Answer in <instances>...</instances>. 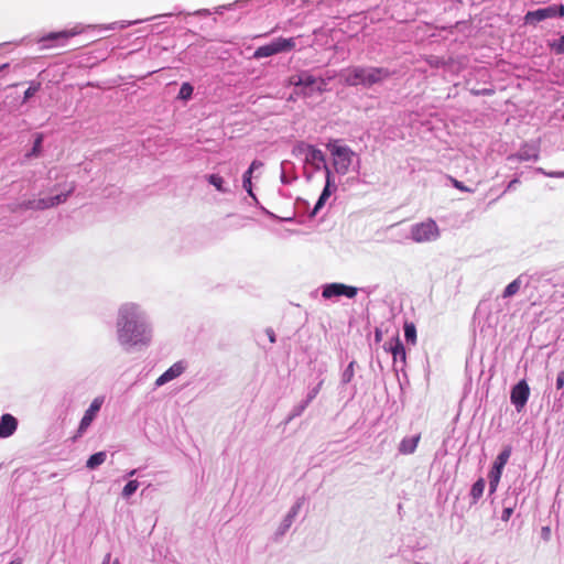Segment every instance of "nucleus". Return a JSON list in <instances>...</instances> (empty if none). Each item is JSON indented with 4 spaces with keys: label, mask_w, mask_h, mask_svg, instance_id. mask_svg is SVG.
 Masks as SVG:
<instances>
[{
    "label": "nucleus",
    "mask_w": 564,
    "mask_h": 564,
    "mask_svg": "<svg viewBox=\"0 0 564 564\" xmlns=\"http://www.w3.org/2000/svg\"><path fill=\"white\" fill-rule=\"evenodd\" d=\"M118 344L127 351L150 346L153 327L145 310L133 302L119 306L116 317Z\"/></svg>",
    "instance_id": "1"
},
{
    "label": "nucleus",
    "mask_w": 564,
    "mask_h": 564,
    "mask_svg": "<svg viewBox=\"0 0 564 564\" xmlns=\"http://www.w3.org/2000/svg\"><path fill=\"white\" fill-rule=\"evenodd\" d=\"M393 75L387 67L376 66H350L344 70V83L347 86L370 88L373 85L382 84Z\"/></svg>",
    "instance_id": "2"
},
{
    "label": "nucleus",
    "mask_w": 564,
    "mask_h": 564,
    "mask_svg": "<svg viewBox=\"0 0 564 564\" xmlns=\"http://www.w3.org/2000/svg\"><path fill=\"white\" fill-rule=\"evenodd\" d=\"M326 149L332 155V165L336 174L344 176L349 172L356 153L348 147L340 144L339 140H329Z\"/></svg>",
    "instance_id": "3"
},
{
    "label": "nucleus",
    "mask_w": 564,
    "mask_h": 564,
    "mask_svg": "<svg viewBox=\"0 0 564 564\" xmlns=\"http://www.w3.org/2000/svg\"><path fill=\"white\" fill-rule=\"evenodd\" d=\"M76 189V184L74 182L65 183L63 185V191L54 196L39 198V199H29L23 203L24 208L26 209H35V210H44L47 208L55 207L59 204H63L67 200V198L74 193Z\"/></svg>",
    "instance_id": "4"
},
{
    "label": "nucleus",
    "mask_w": 564,
    "mask_h": 564,
    "mask_svg": "<svg viewBox=\"0 0 564 564\" xmlns=\"http://www.w3.org/2000/svg\"><path fill=\"white\" fill-rule=\"evenodd\" d=\"M295 39L294 37H276L273 39L270 43L261 45L256 48L253 53V57L257 59L269 57L276 55L279 53L290 52L295 47Z\"/></svg>",
    "instance_id": "5"
},
{
    "label": "nucleus",
    "mask_w": 564,
    "mask_h": 564,
    "mask_svg": "<svg viewBox=\"0 0 564 564\" xmlns=\"http://www.w3.org/2000/svg\"><path fill=\"white\" fill-rule=\"evenodd\" d=\"M84 29L80 25L74 26L72 30H63L57 32H50L37 40L41 48H51L62 46L69 37L80 34Z\"/></svg>",
    "instance_id": "6"
},
{
    "label": "nucleus",
    "mask_w": 564,
    "mask_h": 564,
    "mask_svg": "<svg viewBox=\"0 0 564 564\" xmlns=\"http://www.w3.org/2000/svg\"><path fill=\"white\" fill-rule=\"evenodd\" d=\"M440 232L438 227L434 220H427L414 224L410 229V238L414 242H427L437 239Z\"/></svg>",
    "instance_id": "7"
},
{
    "label": "nucleus",
    "mask_w": 564,
    "mask_h": 564,
    "mask_svg": "<svg viewBox=\"0 0 564 564\" xmlns=\"http://www.w3.org/2000/svg\"><path fill=\"white\" fill-rule=\"evenodd\" d=\"M564 17V4H553L527 12L524 21L527 24L535 25L536 23L550 18Z\"/></svg>",
    "instance_id": "8"
},
{
    "label": "nucleus",
    "mask_w": 564,
    "mask_h": 564,
    "mask_svg": "<svg viewBox=\"0 0 564 564\" xmlns=\"http://www.w3.org/2000/svg\"><path fill=\"white\" fill-rule=\"evenodd\" d=\"M357 293L358 288L339 282L326 283L322 286V296L325 300H330L338 296L354 299L357 295Z\"/></svg>",
    "instance_id": "9"
},
{
    "label": "nucleus",
    "mask_w": 564,
    "mask_h": 564,
    "mask_svg": "<svg viewBox=\"0 0 564 564\" xmlns=\"http://www.w3.org/2000/svg\"><path fill=\"white\" fill-rule=\"evenodd\" d=\"M529 397L530 387L527 380L522 379L511 388L510 402L516 408L517 412L520 413L525 408Z\"/></svg>",
    "instance_id": "10"
},
{
    "label": "nucleus",
    "mask_w": 564,
    "mask_h": 564,
    "mask_svg": "<svg viewBox=\"0 0 564 564\" xmlns=\"http://www.w3.org/2000/svg\"><path fill=\"white\" fill-rule=\"evenodd\" d=\"M540 156V144L536 141L523 143L517 153L508 155L507 160L525 162V161H538Z\"/></svg>",
    "instance_id": "11"
},
{
    "label": "nucleus",
    "mask_w": 564,
    "mask_h": 564,
    "mask_svg": "<svg viewBox=\"0 0 564 564\" xmlns=\"http://www.w3.org/2000/svg\"><path fill=\"white\" fill-rule=\"evenodd\" d=\"M303 505V499H299L288 511L285 517L282 519L281 523L279 524L278 529L275 530L273 534V541L279 542L285 533L289 531V529L292 527L295 518L297 517L301 508Z\"/></svg>",
    "instance_id": "12"
},
{
    "label": "nucleus",
    "mask_w": 564,
    "mask_h": 564,
    "mask_svg": "<svg viewBox=\"0 0 564 564\" xmlns=\"http://www.w3.org/2000/svg\"><path fill=\"white\" fill-rule=\"evenodd\" d=\"M104 403L102 398H95L88 409L85 411L77 430V435L82 436L87 429L90 426L97 413L100 411L101 405Z\"/></svg>",
    "instance_id": "13"
},
{
    "label": "nucleus",
    "mask_w": 564,
    "mask_h": 564,
    "mask_svg": "<svg viewBox=\"0 0 564 564\" xmlns=\"http://www.w3.org/2000/svg\"><path fill=\"white\" fill-rule=\"evenodd\" d=\"M186 368L187 362L185 360L176 361L155 380V387H162L167 382L178 378L186 370Z\"/></svg>",
    "instance_id": "14"
},
{
    "label": "nucleus",
    "mask_w": 564,
    "mask_h": 564,
    "mask_svg": "<svg viewBox=\"0 0 564 564\" xmlns=\"http://www.w3.org/2000/svg\"><path fill=\"white\" fill-rule=\"evenodd\" d=\"M291 84L294 85L295 87H302V94L305 96H310L314 90L316 78L308 72H302L291 77Z\"/></svg>",
    "instance_id": "15"
},
{
    "label": "nucleus",
    "mask_w": 564,
    "mask_h": 564,
    "mask_svg": "<svg viewBox=\"0 0 564 564\" xmlns=\"http://www.w3.org/2000/svg\"><path fill=\"white\" fill-rule=\"evenodd\" d=\"M384 349L389 352H391L394 362H398L399 360L403 364L405 362L406 352L403 343L399 338V336H395L391 338L389 343L384 344Z\"/></svg>",
    "instance_id": "16"
},
{
    "label": "nucleus",
    "mask_w": 564,
    "mask_h": 564,
    "mask_svg": "<svg viewBox=\"0 0 564 564\" xmlns=\"http://www.w3.org/2000/svg\"><path fill=\"white\" fill-rule=\"evenodd\" d=\"M530 283V275L527 273L520 274L513 281H511L503 290L502 297L509 299L516 295L522 286H528Z\"/></svg>",
    "instance_id": "17"
},
{
    "label": "nucleus",
    "mask_w": 564,
    "mask_h": 564,
    "mask_svg": "<svg viewBox=\"0 0 564 564\" xmlns=\"http://www.w3.org/2000/svg\"><path fill=\"white\" fill-rule=\"evenodd\" d=\"M18 429V420L9 413H4L0 417V438L11 436Z\"/></svg>",
    "instance_id": "18"
},
{
    "label": "nucleus",
    "mask_w": 564,
    "mask_h": 564,
    "mask_svg": "<svg viewBox=\"0 0 564 564\" xmlns=\"http://www.w3.org/2000/svg\"><path fill=\"white\" fill-rule=\"evenodd\" d=\"M304 163L312 166L315 172L321 171L326 164V155L322 150L314 147V149L307 154Z\"/></svg>",
    "instance_id": "19"
},
{
    "label": "nucleus",
    "mask_w": 564,
    "mask_h": 564,
    "mask_svg": "<svg viewBox=\"0 0 564 564\" xmlns=\"http://www.w3.org/2000/svg\"><path fill=\"white\" fill-rule=\"evenodd\" d=\"M420 442V435H413L410 437H404L399 444V453L403 455H410L413 454L417 447V444Z\"/></svg>",
    "instance_id": "20"
},
{
    "label": "nucleus",
    "mask_w": 564,
    "mask_h": 564,
    "mask_svg": "<svg viewBox=\"0 0 564 564\" xmlns=\"http://www.w3.org/2000/svg\"><path fill=\"white\" fill-rule=\"evenodd\" d=\"M337 189V187H330V186H324L317 202L314 205V208L312 210V216L317 215V213L324 207L327 199L330 197V195Z\"/></svg>",
    "instance_id": "21"
},
{
    "label": "nucleus",
    "mask_w": 564,
    "mask_h": 564,
    "mask_svg": "<svg viewBox=\"0 0 564 564\" xmlns=\"http://www.w3.org/2000/svg\"><path fill=\"white\" fill-rule=\"evenodd\" d=\"M315 145L306 143L304 141H300L294 144L292 149L293 156L297 159H302L303 162L305 161L307 154L311 152V150L314 149Z\"/></svg>",
    "instance_id": "22"
},
{
    "label": "nucleus",
    "mask_w": 564,
    "mask_h": 564,
    "mask_svg": "<svg viewBox=\"0 0 564 564\" xmlns=\"http://www.w3.org/2000/svg\"><path fill=\"white\" fill-rule=\"evenodd\" d=\"M355 366H356V361L351 360L346 366V368L341 371V373H340V382H339L340 388L349 384L352 381V379L355 377Z\"/></svg>",
    "instance_id": "23"
},
{
    "label": "nucleus",
    "mask_w": 564,
    "mask_h": 564,
    "mask_svg": "<svg viewBox=\"0 0 564 564\" xmlns=\"http://www.w3.org/2000/svg\"><path fill=\"white\" fill-rule=\"evenodd\" d=\"M207 182L213 185L219 193H230V188L225 185L224 178L219 174L207 175Z\"/></svg>",
    "instance_id": "24"
},
{
    "label": "nucleus",
    "mask_w": 564,
    "mask_h": 564,
    "mask_svg": "<svg viewBox=\"0 0 564 564\" xmlns=\"http://www.w3.org/2000/svg\"><path fill=\"white\" fill-rule=\"evenodd\" d=\"M486 487V482L484 478H478L471 486L470 489V497H471V503H476L481 496L484 495V490Z\"/></svg>",
    "instance_id": "25"
},
{
    "label": "nucleus",
    "mask_w": 564,
    "mask_h": 564,
    "mask_svg": "<svg viewBox=\"0 0 564 564\" xmlns=\"http://www.w3.org/2000/svg\"><path fill=\"white\" fill-rule=\"evenodd\" d=\"M512 448L511 446H505L503 449L498 454L496 460L494 462L492 467L498 469H503L506 464L508 463L511 456Z\"/></svg>",
    "instance_id": "26"
},
{
    "label": "nucleus",
    "mask_w": 564,
    "mask_h": 564,
    "mask_svg": "<svg viewBox=\"0 0 564 564\" xmlns=\"http://www.w3.org/2000/svg\"><path fill=\"white\" fill-rule=\"evenodd\" d=\"M106 458V452H97L89 456V458L86 462V467L90 470L96 469L97 467L105 463Z\"/></svg>",
    "instance_id": "27"
},
{
    "label": "nucleus",
    "mask_w": 564,
    "mask_h": 564,
    "mask_svg": "<svg viewBox=\"0 0 564 564\" xmlns=\"http://www.w3.org/2000/svg\"><path fill=\"white\" fill-rule=\"evenodd\" d=\"M502 474V469H498L495 467H491L489 474H488V480H489V492L492 494L496 491L498 484L500 481Z\"/></svg>",
    "instance_id": "28"
},
{
    "label": "nucleus",
    "mask_w": 564,
    "mask_h": 564,
    "mask_svg": "<svg viewBox=\"0 0 564 564\" xmlns=\"http://www.w3.org/2000/svg\"><path fill=\"white\" fill-rule=\"evenodd\" d=\"M251 180H252V174H251V171H246L242 175V187L243 189L248 193V195L256 202L258 203V198L256 196V194L253 193L252 191V183H251Z\"/></svg>",
    "instance_id": "29"
},
{
    "label": "nucleus",
    "mask_w": 564,
    "mask_h": 564,
    "mask_svg": "<svg viewBox=\"0 0 564 564\" xmlns=\"http://www.w3.org/2000/svg\"><path fill=\"white\" fill-rule=\"evenodd\" d=\"M41 87L42 84L40 82L31 80L29 83V87L23 94L22 102L25 104L26 101H29L37 91H40Z\"/></svg>",
    "instance_id": "30"
},
{
    "label": "nucleus",
    "mask_w": 564,
    "mask_h": 564,
    "mask_svg": "<svg viewBox=\"0 0 564 564\" xmlns=\"http://www.w3.org/2000/svg\"><path fill=\"white\" fill-rule=\"evenodd\" d=\"M193 93H194L193 85L188 82H185L182 84V86L180 88L177 98L183 101H188L192 98Z\"/></svg>",
    "instance_id": "31"
},
{
    "label": "nucleus",
    "mask_w": 564,
    "mask_h": 564,
    "mask_svg": "<svg viewBox=\"0 0 564 564\" xmlns=\"http://www.w3.org/2000/svg\"><path fill=\"white\" fill-rule=\"evenodd\" d=\"M43 134L37 133L35 135L32 149L26 153V158H36L42 151Z\"/></svg>",
    "instance_id": "32"
},
{
    "label": "nucleus",
    "mask_w": 564,
    "mask_h": 564,
    "mask_svg": "<svg viewBox=\"0 0 564 564\" xmlns=\"http://www.w3.org/2000/svg\"><path fill=\"white\" fill-rule=\"evenodd\" d=\"M245 4H246L245 0H236V1L231 2V3L216 7L214 9V13L223 14L224 11H226V10H234V9H237V8H243Z\"/></svg>",
    "instance_id": "33"
},
{
    "label": "nucleus",
    "mask_w": 564,
    "mask_h": 564,
    "mask_svg": "<svg viewBox=\"0 0 564 564\" xmlns=\"http://www.w3.org/2000/svg\"><path fill=\"white\" fill-rule=\"evenodd\" d=\"M307 406H308L307 401H304V400L301 401L299 404L294 405L286 419V422H291L295 417L301 416Z\"/></svg>",
    "instance_id": "34"
},
{
    "label": "nucleus",
    "mask_w": 564,
    "mask_h": 564,
    "mask_svg": "<svg viewBox=\"0 0 564 564\" xmlns=\"http://www.w3.org/2000/svg\"><path fill=\"white\" fill-rule=\"evenodd\" d=\"M139 488V481L131 479L129 480L122 489L121 496L124 499H129Z\"/></svg>",
    "instance_id": "35"
},
{
    "label": "nucleus",
    "mask_w": 564,
    "mask_h": 564,
    "mask_svg": "<svg viewBox=\"0 0 564 564\" xmlns=\"http://www.w3.org/2000/svg\"><path fill=\"white\" fill-rule=\"evenodd\" d=\"M404 338L408 343L415 344L416 340V328L412 323L404 324Z\"/></svg>",
    "instance_id": "36"
},
{
    "label": "nucleus",
    "mask_w": 564,
    "mask_h": 564,
    "mask_svg": "<svg viewBox=\"0 0 564 564\" xmlns=\"http://www.w3.org/2000/svg\"><path fill=\"white\" fill-rule=\"evenodd\" d=\"M322 170L325 173V185L324 186L337 187V184L335 183L334 171L328 166L327 163L323 166Z\"/></svg>",
    "instance_id": "37"
},
{
    "label": "nucleus",
    "mask_w": 564,
    "mask_h": 564,
    "mask_svg": "<svg viewBox=\"0 0 564 564\" xmlns=\"http://www.w3.org/2000/svg\"><path fill=\"white\" fill-rule=\"evenodd\" d=\"M323 382L324 381L321 380L316 386L308 390L306 398L304 399V401H307V404H310L317 397L322 389Z\"/></svg>",
    "instance_id": "38"
},
{
    "label": "nucleus",
    "mask_w": 564,
    "mask_h": 564,
    "mask_svg": "<svg viewBox=\"0 0 564 564\" xmlns=\"http://www.w3.org/2000/svg\"><path fill=\"white\" fill-rule=\"evenodd\" d=\"M139 21H134V22H126V21H121V22H113V23H110V24H106V25H101L100 29L101 30H116V29H124L131 24H134V23H138Z\"/></svg>",
    "instance_id": "39"
},
{
    "label": "nucleus",
    "mask_w": 564,
    "mask_h": 564,
    "mask_svg": "<svg viewBox=\"0 0 564 564\" xmlns=\"http://www.w3.org/2000/svg\"><path fill=\"white\" fill-rule=\"evenodd\" d=\"M534 172L539 173V174H542V175H545V176H549V177H556V178L564 177V171L547 172L543 167H535Z\"/></svg>",
    "instance_id": "40"
},
{
    "label": "nucleus",
    "mask_w": 564,
    "mask_h": 564,
    "mask_svg": "<svg viewBox=\"0 0 564 564\" xmlns=\"http://www.w3.org/2000/svg\"><path fill=\"white\" fill-rule=\"evenodd\" d=\"M551 535H552V530H551V528L549 525H544V527L541 528L540 538L543 541H545V542L550 541Z\"/></svg>",
    "instance_id": "41"
},
{
    "label": "nucleus",
    "mask_w": 564,
    "mask_h": 564,
    "mask_svg": "<svg viewBox=\"0 0 564 564\" xmlns=\"http://www.w3.org/2000/svg\"><path fill=\"white\" fill-rule=\"evenodd\" d=\"M451 181H452V184H453V186L455 188H457V189H459L462 192H468V193L473 192V189H470L467 186H465L463 182L457 181V180H455L453 177H451Z\"/></svg>",
    "instance_id": "42"
},
{
    "label": "nucleus",
    "mask_w": 564,
    "mask_h": 564,
    "mask_svg": "<svg viewBox=\"0 0 564 564\" xmlns=\"http://www.w3.org/2000/svg\"><path fill=\"white\" fill-rule=\"evenodd\" d=\"M286 164H289V162H288V161H283V162L281 163V170H282V171H281V177H280V178H281V182H282L283 184H290V183H291V180L286 176V173H285V165H286Z\"/></svg>",
    "instance_id": "43"
},
{
    "label": "nucleus",
    "mask_w": 564,
    "mask_h": 564,
    "mask_svg": "<svg viewBox=\"0 0 564 564\" xmlns=\"http://www.w3.org/2000/svg\"><path fill=\"white\" fill-rule=\"evenodd\" d=\"M554 48L557 53H564V35H560L555 42Z\"/></svg>",
    "instance_id": "44"
},
{
    "label": "nucleus",
    "mask_w": 564,
    "mask_h": 564,
    "mask_svg": "<svg viewBox=\"0 0 564 564\" xmlns=\"http://www.w3.org/2000/svg\"><path fill=\"white\" fill-rule=\"evenodd\" d=\"M101 564H120V562L118 558L112 560L111 553H107L104 556Z\"/></svg>",
    "instance_id": "45"
},
{
    "label": "nucleus",
    "mask_w": 564,
    "mask_h": 564,
    "mask_svg": "<svg viewBox=\"0 0 564 564\" xmlns=\"http://www.w3.org/2000/svg\"><path fill=\"white\" fill-rule=\"evenodd\" d=\"M262 166H263V163L261 161L253 160L247 171H251V174H252L256 170H258Z\"/></svg>",
    "instance_id": "46"
},
{
    "label": "nucleus",
    "mask_w": 564,
    "mask_h": 564,
    "mask_svg": "<svg viewBox=\"0 0 564 564\" xmlns=\"http://www.w3.org/2000/svg\"><path fill=\"white\" fill-rule=\"evenodd\" d=\"M564 387V371H560L556 377V388L561 390Z\"/></svg>",
    "instance_id": "47"
},
{
    "label": "nucleus",
    "mask_w": 564,
    "mask_h": 564,
    "mask_svg": "<svg viewBox=\"0 0 564 564\" xmlns=\"http://www.w3.org/2000/svg\"><path fill=\"white\" fill-rule=\"evenodd\" d=\"M512 512H513V509H512V508H510V507L505 508V509L502 510V513H501V520H502V521H508V520L510 519V517H511Z\"/></svg>",
    "instance_id": "48"
},
{
    "label": "nucleus",
    "mask_w": 564,
    "mask_h": 564,
    "mask_svg": "<svg viewBox=\"0 0 564 564\" xmlns=\"http://www.w3.org/2000/svg\"><path fill=\"white\" fill-rule=\"evenodd\" d=\"M564 392L561 393V395H563ZM561 398L560 397L557 400L554 401L553 405H552V412H560L562 410V401H561Z\"/></svg>",
    "instance_id": "49"
},
{
    "label": "nucleus",
    "mask_w": 564,
    "mask_h": 564,
    "mask_svg": "<svg viewBox=\"0 0 564 564\" xmlns=\"http://www.w3.org/2000/svg\"><path fill=\"white\" fill-rule=\"evenodd\" d=\"M265 334L271 344H274L276 341V336L272 328H267Z\"/></svg>",
    "instance_id": "50"
},
{
    "label": "nucleus",
    "mask_w": 564,
    "mask_h": 564,
    "mask_svg": "<svg viewBox=\"0 0 564 564\" xmlns=\"http://www.w3.org/2000/svg\"><path fill=\"white\" fill-rule=\"evenodd\" d=\"M213 12L209 9H199L193 12L192 14L198 15V17H207L210 15Z\"/></svg>",
    "instance_id": "51"
},
{
    "label": "nucleus",
    "mask_w": 564,
    "mask_h": 564,
    "mask_svg": "<svg viewBox=\"0 0 564 564\" xmlns=\"http://www.w3.org/2000/svg\"><path fill=\"white\" fill-rule=\"evenodd\" d=\"M473 93H474V95H476V96H489V95H491L494 91H492L491 89H487V88H485V89H480V90H475V91H473Z\"/></svg>",
    "instance_id": "52"
},
{
    "label": "nucleus",
    "mask_w": 564,
    "mask_h": 564,
    "mask_svg": "<svg viewBox=\"0 0 564 564\" xmlns=\"http://www.w3.org/2000/svg\"><path fill=\"white\" fill-rule=\"evenodd\" d=\"M519 183V180L516 177V178H512L508 185L506 186V189H505V193L506 192H509L511 189H513L516 187V185Z\"/></svg>",
    "instance_id": "53"
},
{
    "label": "nucleus",
    "mask_w": 564,
    "mask_h": 564,
    "mask_svg": "<svg viewBox=\"0 0 564 564\" xmlns=\"http://www.w3.org/2000/svg\"><path fill=\"white\" fill-rule=\"evenodd\" d=\"M381 338H382V333H381V330H380V329H378V328H376V330H375V339H376V341H380V340H381Z\"/></svg>",
    "instance_id": "54"
},
{
    "label": "nucleus",
    "mask_w": 564,
    "mask_h": 564,
    "mask_svg": "<svg viewBox=\"0 0 564 564\" xmlns=\"http://www.w3.org/2000/svg\"><path fill=\"white\" fill-rule=\"evenodd\" d=\"M137 473H138L137 469H131V470L127 471L126 477L131 478V477L135 476Z\"/></svg>",
    "instance_id": "55"
},
{
    "label": "nucleus",
    "mask_w": 564,
    "mask_h": 564,
    "mask_svg": "<svg viewBox=\"0 0 564 564\" xmlns=\"http://www.w3.org/2000/svg\"><path fill=\"white\" fill-rule=\"evenodd\" d=\"M8 67H9V63H4V64L0 65V72L4 70Z\"/></svg>",
    "instance_id": "56"
},
{
    "label": "nucleus",
    "mask_w": 564,
    "mask_h": 564,
    "mask_svg": "<svg viewBox=\"0 0 564 564\" xmlns=\"http://www.w3.org/2000/svg\"><path fill=\"white\" fill-rule=\"evenodd\" d=\"M8 564H21V561L20 560H14V561H11L10 563Z\"/></svg>",
    "instance_id": "57"
},
{
    "label": "nucleus",
    "mask_w": 564,
    "mask_h": 564,
    "mask_svg": "<svg viewBox=\"0 0 564 564\" xmlns=\"http://www.w3.org/2000/svg\"><path fill=\"white\" fill-rule=\"evenodd\" d=\"M355 394H356V387H352V392L350 394V398L352 399L355 397Z\"/></svg>",
    "instance_id": "58"
},
{
    "label": "nucleus",
    "mask_w": 564,
    "mask_h": 564,
    "mask_svg": "<svg viewBox=\"0 0 564 564\" xmlns=\"http://www.w3.org/2000/svg\"><path fill=\"white\" fill-rule=\"evenodd\" d=\"M312 176H313L312 174H306V178H307V181H311V180H312Z\"/></svg>",
    "instance_id": "59"
},
{
    "label": "nucleus",
    "mask_w": 564,
    "mask_h": 564,
    "mask_svg": "<svg viewBox=\"0 0 564 564\" xmlns=\"http://www.w3.org/2000/svg\"><path fill=\"white\" fill-rule=\"evenodd\" d=\"M175 13H167V14H164V17H172L174 15Z\"/></svg>",
    "instance_id": "60"
},
{
    "label": "nucleus",
    "mask_w": 564,
    "mask_h": 564,
    "mask_svg": "<svg viewBox=\"0 0 564 564\" xmlns=\"http://www.w3.org/2000/svg\"><path fill=\"white\" fill-rule=\"evenodd\" d=\"M359 167H360V164L358 163V164H357V167H356L355 170H356V171H358V169H359Z\"/></svg>",
    "instance_id": "61"
}]
</instances>
